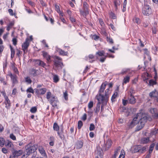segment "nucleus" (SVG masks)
<instances>
[{
  "label": "nucleus",
  "mask_w": 158,
  "mask_h": 158,
  "mask_svg": "<svg viewBox=\"0 0 158 158\" xmlns=\"http://www.w3.org/2000/svg\"><path fill=\"white\" fill-rule=\"evenodd\" d=\"M53 58L54 70L57 71L61 69L64 66L62 61V59L58 56H54Z\"/></svg>",
  "instance_id": "1"
},
{
  "label": "nucleus",
  "mask_w": 158,
  "mask_h": 158,
  "mask_svg": "<svg viewBox=\"0 0 158 158\" xmlns=\"http://www.w3.org/2000/svg\"><path fill=\"white\" fill-rule=\"evenodd\" d=\"M139 120L140 125L138 126L136 130V131H139L144 126L145 123L147 120V114H143L142 113V115L139 117Z\"/></svg>",
  "instance_id": "2"
},
{
  "label": "nucleus",
  "mask_w": 158,
  "mask_h": 158,
  "mask_svg": "<svg viewBox=\"0 0 158 158\" xmlns=\"http://www.w3.org/2000/svg\"><path fill=\"white\" fill-rule=\"evenodd\" d=\"M38 147V145L36 144H34L31 146V144H29L26 147L25 153L26 155H30L32 153L34 152Z\"/></svg>",
  "instance_id": "3"
},
{
  "label": "nucleus",
  "mask_w": 158,
  "mask_h": 158,
  "mask_svg": "<svg viewBox=\"0 0 158 158\" xmlns=\"http://www.w3.org/2000/svg\"><path fill=\"white\" fill-rule=\"evenodd\" d=\"M108 82L106 81L102 84L99 91V94L96 96V98H98V99L101 100H102L103 98L104 99V95L102 94V93L104 92L106 86Z\"/></svg>",
  "instance_id": "4"
},
{
  "label": "nucleus",
  "mask_w": 158,
  "mask_h": 158,
  "mask_svg": "<svg viewBox=\"0 0 158 158\" xmlns=\"http://www.w3.org/2000/svg\"><path fill=\"white\" fill-rule=\"evenodd\" d=\"M142 13L144 15L149 16L151 13V9L150 6L147 3H144L142 10Z\"/></svg>",
  "instance_id": "5"
},
{
  "label": "nucleus",
  "mask_w": 158,
  "mask_h": 158,
  "mask_svg": "<svg viewBox=\"0 0 158 158\" xmlns=\"http://www.w3.org/2000/svg\"><path fill=\"white\" fill-rule=\"evenodd\" d=\"M133 148L135 152H139L140 153H143L146 151V147L140 145L135 146Z\"/></svg>",
  "instance_id": "6"
},
{
  "label": "nucleus",
  "mask_w": 158,
  "mask_h": 158,
  "mask_svg": "<svg viewBox=\"0 0 158 158\" xmlns=\"http://www.w3.org/2000/svg\"><path fill=\"white\" fill-rule=\"evenodd\" d=\"M81 14L83 16L85 17L89 14L88 4L86 2H84L83 3V10H80Z\"/></svg>",
  "instance_id": "7"
},
{
  "label": "nucleus",
  "mask_w": 158,
  "mask_h": 158,
  "mask_svg": "<svg viewBox=\"0 0 158 158\" xmlns=\"http://www.w3.org/2000/svg\"><path fill=\"white\" fill-rule=\"evenodd\" d=\"M141 115H142L141 113H139L137 114L136 117L133 119L131 123L129 125L130 127L132 128L138 123V121H136V119H138L139 120V117Z\"/></svg>",
  "instance_id": "8"
},
{
  "label": "nucleus",
  "mask_w": 158,
  "mask_h": 158,
  "mask_svg": "<svg viewBox=\"0 0 158 158\" xmlns=\"http://www.w3.org/2000/svg\"><path fill=\"white\" fill-rule=\"evenodd\" d=\"M58 102L57 98L54 96H52L50 100V104L54 107L57 106V103Z\"/></svg>",
  "instance_id": "9"
},
{
  "label": "nucleus",
  "mask_w": 158,
  "mask_h": 158,
  "mask_svg": "<svg viewBox=\"0 0 158 158\" xmlns=\"http://www.w3.org/2000/svg\"><path fill=\"white\" fill-rule=\"evenodd\" d=\"M34 90L37 95H43L47 91L45 88H41L40 89H35Z\"/></svg>",
  "instance_id": "10"
},
{
  "label": "nucleus",
  "mask_w": 158,
  "mask_h": 158,
  "mask_svg": "<svg viewBox=\"0 0 158 158\" xmlns=\"http://www.w3.org/2000/svg\"><path fill=\"white\" fill-rule=\"evenodd\" d=\"M42 53L43 57L46 59L47 63H50L51 61V56L47 52L45 51H42Z\"/></svg>",
  "instance_id": "11"
},
{
  "label": "nucleus",
  "mask_w": 158,
  "mask_h": 158,
  "mask_svg": "<svg viewBox=\"0 0 158 158\" xmlns=\"http://www.w3.org/2000/svg\"><path fill=\"white\" fill-rule=\"evenodd\" d=\"M112 142L110 140L108 139L107 140L106 143L105 142L103 145V148L105 150H108L111 147L112 145Z\"/></svg>",
  "instance_id": "12"
},
{
  "label": "nucleus",
  "mask_w": 158,
  "mask_h": 158,
  "mask_svg": "<svg viewBox=\"0 0 158 158\" xmlns=\"http://www.w3.org/2000/svg\"><path fill=\"white\" fill-rule=\"evenodd\" d=\"M8 75L10 77L11 80L14 84H16L18 82L17 78V76L16 74H13L11 73H10Z\"/></svg>",
  "instance_id": "13"
},
{
  "label": "nucleus",
  "mask_w": 158,
  "mask_h": 158,
  "mask_svg": "<svg viewBox=\"0 0 158 158\" xmlns=\"http://www.w3.org/2000/svg\"><path fill=\"white\" fill-rule=\"evenodd\" d=\"M35 62V64L39 66L42 67L44 68L46 66V64L43 61L40 60H34Z\"/></svg>",
  "instance_id": "14"
},
{
  "label": "nucleus",
  "mask_w": 158,
  "mask_h": 158,
  "mask_svg": "<svg viewBox=\"0 0 158 158\" xmlns=\"http://www.w3.org/2000/svg\"><path fill=\"white\" fill-rule=\"evenodd\" d=\"M30 73L34 77L37 76L40 74V72L38 70L34 69H31Z\"/></svg>",
  "instance_id": "15"
},
{
  "label": "nucleus",
  "mask_w": 158,
  "mask_h": 158,
  "mask_svg": "<svg viewBox=\"0 0 158 158\" xmlns=\"http://www.w3.org/2000/svg\"><path fill=\"white\" fill-rule=\"evenodd\" d=\"M128 102L129 103L133 104L136 102V100L132 95L130 94L128 98Z\"/></svg>",
  "instance_id": "16"
},
{
  "label": "nucleus",
  "mask_w": 158,
  "mask_h": 158,
  "mask_svg": "<svg viewBox=\"0 0 158 158\" xmlns=\"http://www.w3.org/2000/svg\"><path fill=\"white\" fill-rule=\"evenodd\" d=\"M95 56L92 54H90L88 56H86L85 59L87 61H89L90 63H92L95 61Z\"/></svg>",
  "instance_id": "17"
},
{
  "label": "nucleus",
  "mask_w": 158,
  "mask_h": 158,
  "mask_svg": "<svg viewBox=\"0 0 158 158\" xmlns=\"http://www.w3.org/2000/svg\"><path fill=\"white\" fill-rule=\"evenodd\" d=\"M23 153V151L20 150L18 151L15 150L13 152H12L13 155H14L15 157H18L21 156Z\"/></svg>",
  "instance_id": "18"
},
{
  "label": "nucleus",
  "mask_w": 158,
  "mask_h": 158,
  "mask_svg": "<svg viewBox=\"0 0 158 158\" xmlns=\"http://www.w3.org/2000/svg\"><path fill=\"white\" fill-rule=\"evenodd\" d=\"M5 146L10 150L14 151V146L11 142L8 141L7 143H6Z\"/></svg>",
  "instance_id": "19"
},
{
  "label": "nucleus",
  "mask_w": 158,
  "mask_h": 158,
  "mask_svg": "<svg viewBox=\"0 0 158 158\" xmlns=\"http://www.w3.org/2000/svg\"><path fill=\"white\" fill-rule=\"evenodd\" d=\"M29 40V39L28 38H27L24 42L22 45V48H23V49H27L29 45V43L28 42Z\"/></svg>",
  "instance_id": "20"
},
{
  "label": "nucleus",
  "mask_w": 158,
  "mask_h": 158,
  "mask_svg": "<svg viewBox=\"0 0 158 158\" xmlns=\"http://www.w3.org/2000/svg\"><path fill=\"white\" fill-rule=\"evenodd\" d=\"M4 98L5 99L6 107L7 109L10 108V100L6 96H4Z\"/></svg>",
  "instance_id": "21"
},
{
  "label": "nucleus",
  "mask_w": 158,
  "mask_h": 158,
  "mask_svg": "<svg viewBox=\"0 0 158 158\" xmlns=\"http://www.w3.org/2000/svg\"><path fill=\"white\" fill-rule=\"evenodd\" d=\"M98 102L97 104V107L98 108H100L101 104H102V105L103 102H107L108 101L103 98L102 100H100L98 99V98H96Z\"/></svg>",
  "instance_id": "22"
},
{
  "label": "nucleus",
  "mask_w": 158,
  "mask_h": 158,
  "mask_svg": "<svg viewBox=\"0 0 158 158\" xmlns=\"http://www.w3.org/2000/svg\"><path fill=\"white\" fill-rule=\"evenodd\" d=\"M83 141L78 140L76 143V146L77 149L81 148L83 146Z\"/></svg>",
  "instance_id": "23"
},
{
  "label": "nucleus",
  "mask_w": 158,
  "mask_h": 158,
  "mask_svg": "<svg viewBox=\"0 0 158 158\" xmlns=\"http://www.w3.org/2000/svg\"><path fill=\"white\" fill-rule=\"evenodd\" d=\"M97 153L98 155L95 158H102L103 151L101 149H98Z\"/></svg>",
  "instance_id": "24"
},
{
  "label": "nucleus",
  "mask_w": 158,
  "mask_h": 158,
  "mask_svg": "<svg viewBox=\"0 0 158 158\" xmlns=\"http://www.w3.org/2000/svg\"><path fill=\"white\" fill-rule=\"evenodd\" d=\"M149 141V138L143 137L140 139V143L143 144H145L147 143Z\"/></svg>",
  "instance_id": "25"
},
{
  "label": "nucleus",
  "mask_w": 158,
  "mask_h": 158,
  "mask_svg": "<svg viewBox=\"0 0 158 158\" xmlns=\"http://www.w3.org/2000/svg\"><path fill=\"white\" fill-rule=\"evenodd\" d=\"M156 89H155L154 90L151 92L149 94V96L151 98H156L157 96V94L156 93Z\"/></svg>",
  "instance_id": "26"
},
{
  "label": "nucleus",
  "mask_w": 158,
  "mask_h": 158,
  "mask_svg": "<svg viewBox=\"0 0 158 158\" xmlns=\"http://www.w3.org/2000/svg\"><path fill=\"white\" fill-rule=\"evenodd\" d=\"M38 149L40 153L41 154H42L45 157L47 156V155L45 152V151L42 147H39Z\"/></svg>",
  "instance_id": "27"
},
{
  "label": "nucleus",
  "mask_w": 158,
  "mask_h": 158,
  "mask_svg": "<svg viewBox=\"0 0 158 158\" xmlns=\"http://www.w3.org/2000/svg\"><path fill=\"white\" fill-rule=\"evenodd\" d=\"M156 110V109L155 108L152 109L151 110V111L152 113H154L153 116L155 118H158V113H155V112Z\"/></svg>",
  "instance_id": "28"
},
{
  "label": "nucleus",
  "mask_w": 158,
  "mask_h": 158,
  "mask_svg": "<svg viewBox=\"0 0 158 158\" xmlns=\"http://www.w3.org/2000/svg\"><path fill=\"white\" fill-rule=\"evenodd\" d=\"M114 2L115 9L117 10L118 9V6H120L121 2L119 0H114Z\"/></svg>",
  "instance_id": "29"
},
{
  "label": "nucleus",
  "mask_w": 158,
  "mask_h": 158,
  "mask_svg": "<svg viewBox=\"0 0 158 158\" xmlns=\"http://www.w3.org/2000/svg\"><path fill=\"white\" fill-rule=\"evenodd\" d=\"M109 89L108 88L105 91V94L104 95V98L105 99L107 100L108 101V98H109Z\"/></svg>",
  "instance_id": "30"
},
{
  "label": "nucleus",
  "mask_w": 158,
  "mask_h": 158,
  "mask_svg": "<svg viewBox=\"0 0 158 158\" xmlns=\"http://www.w3.org/2000/svg\"><path fill=\"white\" fill-rule=\"evenodd\" d=\"M10 48L11 50V58H13L15 56V51L11 45H10Z\"/></svg>",
  "instance_id": "31"
},
{
  "label": "nucleus",
  "mask_w": 158,
  "mask_h": 158,
  "mask_svg": "<svg viewBox=\"0 0 158 158\" xmlns=\"http://www.w3.org/2000/svg\"><path fill=\"white\" fill-rule=\"evenodd\" d=\"M53 128L54 131H57V132L59 130V127L57 123H54Z\"/></svg>",
  "instance_id": "32"
},
{
  "label": "nucleus",
  "mask_w": 158,
  "mask_h": 158,
  "mask_svg": "<svg viewBox=\"0 0 158 158\" xmlns=\"http://www.w3.org/2000/svg\"><path fill=\"white\" fill-rule=\"evenodd\" d=\"M63 131V127L60 128V130H59L57 132V134L60 137L62 138V133Z\"/></svg>",
  "instance_id": "33"
},
{
  "label": "nucleus",
  "mask_w": 158,
  "mask_h": 158,
  "mask_svg": "<svg viewBox=\"0 0 158 158\" xmlns=\"http://www.w3.org/2000/svg\"><path fill=\"white\" fill-rule=\"evenodd\" d=\"M155 145V143H153L150 146L149 149V152L150 153H151L152 152Z\"/></svg>",
  "instance_id": "34"
},
{
  "label": "nucleus",
  "mask_w": 158,
  "mask_h": 158,
  "mask_svg": "<svg viewBox=\"0 0 158 158\" xmlns=\"http://www.w3.org/2000/svg\"><path fill=\"white\" fill-rule=\"evenodd\" d=\"M59 54L62 56H66L67 54V52H65L61 49H59Z\"/></svg>",
  "instance_id": "35"
},
{
  "label": "nucleus",
  "mask_w": 158,
  "mask_h": 158,
  "mask_svg": "<svg viewBox=\"0 0 158 158\" xmlns=\"http://www.w3.org/2000/svg\"><path fill=\"white\" fill-rule=\"evenodd\" d=\"M4 139L3 138L0 137V146L1 147H3L4 145Z\"/></svg>",
  "instance_id": "36"
},
{
  "label": "nucleus",
  "mask_w": 158,
  "mask_h": 158,
  "mask_svg": "<svg viewBox=\"0 0 158 158\" xmlns=\"http://www.w3.org/2000/svg\"><path fill=\"white\" fill-rule=\"evenodd\" d=\"M156 80L154 81L152 79L149 80V83L150 85H154L156 84Z\"/></svg>",
  "instance_id": "37"
},
{
  "label": "nucleus",
  "mask_w": 158,
  "mask_h": 158,
  "mask_svg": "<svg viewBox=\"0 0 158 158\" xmlns=\"http://www.w3.org/2000/svg\"><path fill=\"white\" fill-rule=\"evenodd\" d=\"M120 150V147H119L117 148L114 151V154L112 157H115L116 158V156L118 155V152Z\"/></svg>",
  "instance_id": "38"
},
{
  "label": "nucleus",
  "mask_w": 158,
  "mask_h": 158,
  "mask_svg": "<svg viewBox=\"0 0 158 158\" xmlns=\"http://www.w3.org/2000/svg\"><path fill=\"white\" fill-rule=\"evenodd\" d=\"M117 94L118 93L116 92H115L111 98V100L112 102L115 101L114 99L116 98Z\"/></svg>",
  "instance_id": "39"
},
{
  "label": "nucleus",
  "mask_w": 158,
  "mask_h": 158,
  "mask_svg": "<svg viewBox=\"0 0 158 158\" xmlns=\"http://www.w3.org/2000/svg\"><path fill=\"white\" fill-rule=\"evenodd\" d=\"M53 81L55 83L59 81L58 76L57 75H54L53 78Z\"/></svg>",
  "instance_id": "40"
},
{
  "label": "nucleus",
  "mask_w": 158,
  "mask_h": 158,
  "mask_svg": "<svg viewBox=\"0 0 158 158\" xmlns=\"http://www.w3.org/2000/svg\"><path fill=\"white\" fill-rule=\"evenodd\" d=\"M130 77L127 76L124 79L123 83L126 84L130 80Z\"/></svg>",
  "instance_id": "41"
},
{
  "label": "nucleus",
  "mask_w": 158,
  "mask_h": 158,
  "mask_svg": "<svg viewBox=\"0 0 158 158\" xmlns=\"http://www.w3.org/2000/svg\"><path fill=\"white\" fill-rule=\"evenodd\" d=\"M37 111V109L36 107L34 106L32 107L31 108L30 110V112L32 113H35Z\"/></svg>",
  "instance_id": "42"
},
{
  "label": "nucleus",
  "mask_w": 158,
  "mask_h": 158,
  "mask_svg": "<svg viewBox=\"0 0 158 158\" xmlns=\"http://www.w3.org/2000/svg\"><path fill=\"white\" fill-rule=\"evenodd\" d=\"M25 81L28 84H30L32 82L31 80L29 77H27L25 78Z\"/></svg>",
  "instance_id": "43"
},
{
  "label": "nucleus",
  "mask_w": 158,
  "mask_h": 158,
  "mask_svg": "<svg viewBox=\"0 0 158 158\" xmlns=\"http://www.w3.org/2000/svg\"><path fill=\"white\" fill-rule=\"evenodd\" d=\"M83 126V123L81 121L79 120L78 122L77 128L78 129H80Z\"/></svg>",
  "instance_id": "44"
},
{
  "label": "nucleus",
  "mask_w": 158,
  "mask_h": 158,
  "mask_svg": "<svg viewBox=\"0 0 158 158\" xmlns=\"http://www.w3.org/2000/svg\"><path fill=\"white\" fill-rule=\"evenodd\" d=\"M26 91L27 93H31L33 94L34 93V90L31 87L28 88Z\"/></svg>",
  "instance_id": "45"
},
{
  "label": "nucleus",
  "mask_w": 158,
  "mask_h": 158,
  "mask_svg": "<svg viewBox=\"0 0 158 158\" xmlns=\"http://www.w3.org/2000/svg\"><path fill=\"white\" fill-rule=\"evenodd\" d=\"M105 52L103 51H98L96 53V54L98 55L99 56H104Z\"/></svg>",
  "instance_id": "46"
},
{
  "label": "nucleus",
  "mask_w": 158,
  "mask_h": 158,
  "mask_svg": "<svg viewBox=\"0 0 158 158\" xmlns=\"http://www.w3.org/2000/svg\"><path fill=\"white\" fill-rule=\"evenodd\" d=\"M133 20L135 23H136L138 24L140 23V20L138 18H135L133 19Z\"/></svg>",
  "instance_id": "47"
},
{
  "label": "nucleus",
  "mask_w": 158,
  "mask_h": 158,
  "mask_svg": "<svg viewBox=\"0 0 158 158\" xmlns=\"http://www.w3.org/2000/svg\"><path fill=\"white\" fill-rule=\"evenodd\" d=\"M95 128V127L94 124L91 123L90 125L89 130L90 131H93Z\"/></svg>",
  "instance_id": "48"
},
{
  "label": "nucleus",
  "mask_w": 158,
  "mask_h": 158,
  "mask_svg": "<svg viewBox=\"0 0 158 158\" xmlns=\"http://www.w3.org/2000/svg\"><path fill=\"white\" fill-rule=\"evenodd\" d=\"M16 52V55L19 58H20V54L22 53V52L18 49H17Z\"/></svg>",
  "instance_id": "49"
},
{
  "label": "nucleus",
  "mask_w": 158,
  "mask_h": 158,
  "mask_svg": "<svg viewBox=\"0 0 158 158\" xmlns=\"http://www.w3.org/2000/svg\"><path fill=\"white\" fill-rule=\"evenodd\" d=\"M8 12L11 15V16H13V15H14L15 16V15H16V14L15 13H13V10L12 9H9L8 10Z\"/></svg>",
  "instance_id": "50"
},
{
  "label": "nucleus",
  "mask_w": 158,
  "mask_h": 158,
  "mask_svg": "<svg viewBox=\"0 0 158 158\" xmlns=\"http://www.w3.org/2000/svg\"><path fill=\"white\" fill-rule=\"evenodd\" d=\"M110 17L113 19H115L116 18V17L115 14L113 12H111L110 14Z\"/></svg>",
  "instance_id": "51"
},
{
  "label": "nucleus",
  "mask_w": 158,
  "mask_h": 158,
  "mask_svg": "<svg viewBox=\"0 0 158 158\" xmlns=\"http://www.w3.org/2000/svg\"><path fill=\"white\" fill-rule=\"evenodd\" d=\"M107 41L110 44H112L113 43L112 39L108 37H107Z\"/></svg>",
  "instance_id": "52"
},
{
  "label": "nucleus",
  "mask_w": 158,
  "mask_h": 158,
  "mask_svg": "<svg viewBox=\"0 0 158 158\" xmlns=\"http://www.w3.org/2000/svg\"><path fill=\"white\" fill-rule=\"evenodd\" d=\"M93 102L92 101H90L89 102V103L88 105V107L90 109L92 107H93Z\"/></svg>",
  "instance_id": "53"
},
{
  "label": "nucleus",
  "mask_w": 158,
  "mask_h": 158,
  "mask_svg": "<svg viewBox=\"0 0 158 158\" xmlns=\"http://www.w3.org/2000/svg\"><path fill=\"white\" fill-rule=\"evenodd\" d=\"M64 97L66 101L68 100V94L67 92H65L64 93Z\"/></svg>",
  "instance_id": "54"
},
{
  "label": "nucleus",
  "mask_w": 158,
  "mask_h": 158,
  "mask_svg": "<svg viewBox=\"0 0 158 158\" xmlns=\"http://www.w3.org/2000/svg\"><path fill=\"white\" fill-rule=\"evenodd\" d=\"M13 44L15 46L16 45L17 42V39L16 38H14L12 39Z\"/></svg>",
  "instance_id": "55"
},
{
  "label": "nucleus",
  "mask_w": 158,
  "mask_h": 158,
  "mask_svg": "<svg viewBox=\"0 0 158 158\" xmlns=\"http://www.w3.org/2000/svg\"><path fill=\"white\" fill-rule=\"evenodd\" d=\"M5 79L4 78L2 77H0V81L2 82L5 85L6 84V82L5 81Z\"/></svg>",
  "instance_id": "56"
},
{
  "label": "nucleus",
  "mask_w": 158,
  "mask_h": 158,
  "mask_svg": "<svg viewBox=\"0 0 158 158\" xmlns=\"http://www.w3.org/2000/svg\"><path fill=\"white\" fill-rule=\"evenodd\" d=\"M51 93L50 92H48L47 93L46 98L48 99H49L51 97Z\"/></svg>",
  "instance_id": "57"
},
{
  "label": "nucleus",
  "mask_w": 158,
  "mask_h": 158,
  "mask_svg": "<svg viewBox=\"0 0 158 158\" xmlns=\"http://www.w3.org/2000/svg\"><path fill=\"white\" fill-rule=\"evenodd\" d=\"M10 139H11L14 140H15L16 139L15 136L12 133L10 134Z\"/></svg>",
  "instance_id": "58"
},
{
  "label": "nucleus",
  "mask_w": 158,
  "mask_h": 158,
  "mask_svg": "<svg viewBox=\"0 0 158 158\" xmlns=\"http://www.w3.org/2000/svg\"><path fill=\"white\" fill-rule=\"evenodd\" d=\"M107 102H103L102 105L101 106V112L103 111L104 110L103 106H105Z\"/></svg>",
  "instance_id": "59"
},
{
  "label": "nucleus",
  "mask_w": 158,
  "mask_h": 158,
  "mask_svg": "<svg viewBox=\"0 0 158 158\" xmlns=\"http://www.w3.org/2000/svg\"><path fill=\"white\" fill-rule=\"evenodd\" d=\"M27 3L31 6L33 7L35 6V3L33 2L30 1H27Z\"/></svg>",
  "instance_id": "60"
},
{
  "label": "nucleus",
  "mask_w": 158,
  "mask_h": 158,
  "mask_svg": "<svg viewBox=\"0 0 158 158\" xmlns=\"http://www.w3.org/2000/svg\"><path fill=\"white\" fill-rule=\"evenodd\" d=\"M107 56H105L104 57H102L100 59V61L101 62H103L105 60Z\"/></svg>",
  "instance_id": "61"
},
{
  "label": "nucleus",
  "mask_w": 158,
  "mask_h": 158,
  "mask_svg": "<svg viewBox=\"0 0 158 158\" xmlns=\"http://www.w3.org/2000/svg\"><path fill=\"white\" fill-rule=\"evenodd\" d=\"M55 10L58 12H59L60 11L59 6L57 5H55Z\"/></svg>",
  "instance_id": "62"
},
{
  "label": "nucleus",
  "mask_w": 158,
  "mask_h": 158,
  "mask_svg": "<svg viewBox=\"0 0 158 158\" xmlns=\"http://www.w3.org/2000/svg\"><path fill=\"white\" fill-rule=\"evenodd\" d=\"M144 54L146 55H147L148 56H149V52L148 51V49H147L145 48V49H144Z\"/></svg>",
  "instance_id": "63"
},
{
  "label": "nucleus",
  "mask_w": 158,
  "mask_h": 158,
  "mask_svg": "<svg viewBox=\"0 0 158 158\" xmlns=\"http://www.w3.org/2000/svg\"><path fill=\"white\" fill-rule=\"evenodd\" d=\"M87 119V115L86 114H85L82 117L81 119L83 121H85Z\"/></svg>",
  "instance_id": "64"
}]
</instances>
